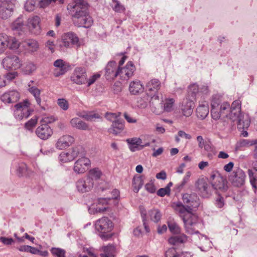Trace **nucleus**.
Masks as SVG:
<instances>
[{
	"instance_id": "f257e3e1",
	"label": "nucleus",
	"mask_w": 257,
	"mask_h": 257,
	"mask_svg": "<svg viewBox=\"0 0 257 257\" xmlns=\"http://www.w3.org/2000/svg\"><path fill=\"white\" fill-rule=\"evenodd\" d=\"M228 102H223L219 108H213L211 109L212 118L214 120L220 119L224 129L227 131H231L235 124L239 129L246 128L249 126L250 119L248 114L241 113V102L239 100L234 101L229 108Z\"/></svg>"
},
{
	"instance_id": "f03ea898",
	"label": "nucleus",
	"mask_w": 257,
	"mask_h": 257,
	"mask_svg": "<svg viewBox=\"0 0 257 257\" xmlns=\"http://www.w3.org/2000/svg\"><path fill=\"white\" fill-rule=\"evenodd\" d=\"M182 199L185 205L177 202L175 209L183 221L185 231L189 234L198 233L199 231L194 228L198 222V216L192 213V211L199 206V199L195 193H185L183 195Z\"/></svg>"
},
{
	"instance_id": "7ed1b4c3",
	"label": "nucleus",
	"mask_w": 257,
	"mask_h": 257,
	"mask_svg": "<svg viewBox=\"0 0 257 257\" xmlns=\"http://www.w3.org/2000/svg\"><path fill=\"white\" fill-rule=\"evenodd\" d=\"M87 8L86 0H73L72 4L68 5V10L74 12L72 14V19L75 26L86 28L91 27L93 20L89 16Z\"/></svg>"
},
{
	"instance_id": "20e7f679",
	"label": "nucleus",
	"mask_w": 257,
	"mask_h": 257,
	"mask_svg": "<svg viewBox=\"0 0 257 257\" xmlns=\"http://www.w3.org/2000/svg\"><path fill=\"white\" fill-rule=\"evenodd\" d=\"M96 229L100 232L99 236L103 240L110 239L112 234L110 232L113 228L112 221L107 217H103L97 220L95 224Z\"/></svg>"
},
{
	"instance_id": "39448f33",
	"label": "nucleus",
	"mask_w": 257,
	"mask_h": 257,
	"mask_svg": "<svg viewBox=\"0 0 257 257\" xmlns=\"http://www.w3.org/2000/svg\"><path fill=\"white\" fill-rule=\"evenodd\" d=\"M112 197L111 198H98L96 201L95 202L92 204L88 207V211L90 214H95L97 213H102L105 211L107 207H100V205L101 204H104L106 203L108 200H109L111 199H116L119 195V192L117 189H114L111 192Z\"/></svg>"
},
{
	"instance_id": "423d86ee",
	"label": "nucleus",
	"mask_w": 257,
	"mask_h": 257,
	"mask_svg": "<svg viewBox=\"0 0 257 257\" xmlns=\"http://www.w3.org/2000/svg\"><path fill=\"white\" fill-rule=\"evenodd\" d=\"M80 45L81 43L78 37L74 33L70 32L63 36L59 46L61 50L64 51L65 48H70L73 46L78 48Z\"/></svg>"
},
{
	"instance_id": "0eeeda50",
	"label": "nucleus",
	"mask_w": 257,
	"mask_h": 257,
	"mask_svg": "<svg viewBox=\"0 0 257 257\" xmlns=\"http://www.w3.org/2000/svg\"><path fill=\"white\" fill-rule=\"evenodd\" d=\"M30 104L29 101L26 100L15 105L16 110L14 114L16 118L21 120L27 118L30 115L33 110L29 107Z\"/></svg>"
},
{
	"instance_id": "6e6552de",
	"label": "nucleus",
	"mask_w": 257,
	"mask_h": 257,
	"mask_svg": "<svg viewBox=\"0 0 257 257\" xmlns=\"http://www.w3.org/2000/svg\"><path fill=\"white\" fill-rule=\"evenodd\" d=\"M70 80L77 85H83L87 82V72L84 68L77 67L73 71Z\"/></svg>"
},
{
	"instance_id": "1a4fd4ad",
	"label": "nucleus",
	"mask_w": 257,
	"mask_h": 257,
	"mask_svg": "<svg viewBox=\"0 0 257 257\" xmlns=\"http://www.w3.org/2000/svg\"><path fill=\"white\" fill-rule=\"evenodd\" d=\"M19 43L13 37H10L6 34H0V53L4 52L6 48L15 50L19 47Z\"/></svg>"
},
{
	"instance_id": "9d476101",
	"label": "nucleus",
	"mask_w": 257,
	"mask_h": 257,
	"mask_svg": "<svg viewBox=\"0 0 257 257\" xmlns=\"http://www.w3.org/2000/svg\"><path fill=\"white\" fill-rule=\"evenodd\" d=\"M245 174L239 168L234 170L229 177V180L234 186L239 187L243 185L245 182Z\"/></svg>"
},
{
	"instance_id": "9b49d317",
	"label": "nucleus",
	"mask_w": 257,
	"mask_h": 257,
	"mask_svg": "<svg viewBox=\"0 0 257 257\" xmlns=\"http://www.w3.org/2000/svg\"><path fill=\"white\" fill-rule=\"evenodd\" d=\"M94 182L89 177H83L76 182V187L78 192L84 193L89 192L93 188Z\"/></svg>"
},
{
	"instance_id": "f8f14e48",
	"label": "nucleus",
	"mask_w": 257,
	"mask_h": 257,
	"mask_svg": "<svg viewBox=\"0 0 257 257\" xmlns=\"http://www.w3.org/2000/svg\"><path fill=\"white\" fill-rule=\"evenodd\" d=\"M4 68L7 70H16L22 65L19 58L16 55H10L5 57L2 62Z\"/></svg>"
},
{
	"instance_id": "ddd939ff",
	"label": "nucleus",
	"mask_w": 257,
	"mask_h": 257,
	"mask_svg": "<svg viewBox=\"0 0 257 257\" xmlns=\"http://www.w3.org/2000/svg\"><path fill=\"white\" fill-rule=\"evenodd\" d=\"M135 69V66L133 62L129 61L125 67L123 68L118 67V76H119L122 80H128L133 75Z\"/></svg>"
},
{
	"instance_id": "4468645a",
	"label": "nucleus",
	"mask_w": 257,
	"mask_h": 257,
	"mask_svg": "<svg viewBox=\"0 0 257 257\" xmlns=\"http://www.w3.org/2000/svg\"><path fill=\"white\" fill-rule=\"evenodd\" d=\"M211 178L214 180L211 182L212 186L217 191L225 192L228 189L227 182L222 177L214 175L211 176Z\"/></svg>"
},
{
	"instance_id": "2eb2a0df",
	"label": "nucleus",
	"mask_w": 257,
	"mask_h": 257,
	"mask_svg": "<svg viewBox=\"0 0 257 257\" xmlns=\"http://www.w3.org/2000/svg\"><path fill=\"white\" fill-rule=\"evenodd\" d=\"M90 165V161L88 158L81 157L75 162L73 170L77 174H82L86 172Z\"/></svg>"
},
{
	"instance_id": "dca6fc26",
	"label": "nucleus",
	"mask_w": 257,
	"mask_h": 257,
	"mask_svg": "<svg viewBox=\"0 0 257 257\" xmlns=\"http://www.w3.org/2000/svg\"><path fill=\"white\" fill-rule=\"evenodd\" d=\"M118 65L115 61L108 62L105 68V76L107 80H113L118 76Z\"/></svg>"
},
{
	"instance_id": "f3484780",
	"label": "nucleus",
	"mask_w": 257,
	"mask_h": 257,
	"mask_svg": "<svg viewBox=\"0 0 257 257\" xmlns=\"http://www.w3.org/2000/svg\"><path fill=\"white\" fill-rule=\"evenodd\" d=\"M14 9V5L12 1L2 4L0 6V18L7 19L12 14Z\"/></svg>"
},
{
	"instance_id": "a211bd4d",
	"label": "nucleus",
	"mask_w": 257,
	"mask_h": 257,
	"mask_svg": "<svg viewBox=\"0 0 257 257\" xmlns=\"http://www.w3.org/2000/svg\"><path fill=\"white\" fill-rule=\"evenodd\" d=\"M36 134L40 139L46 140L52 136L53 131L47 124H42L36 130Z\"/></svg>"
},
{
	"instance_id": "6ab92c4d",
	"label": "nucleus",
	"mask_w": 257,
	"mask_h": 257,
	"mask_svg": "<svg viewBox=\"0 0 257 257\" xmlns=\"http://www.w3.org/2000/svg\"><path fill=\"white\" fill-rule=\"evenodd\" d=\"M19 93L16 90H11L5 92L1 96V100L5 103H15L20 99Z\"/></svg>"
},
{
	"instance_id": "aec40b11",
	"label": "nucleus",
	"mask_w": 257,
	"mask_h": 257,
	"mask_svg": "<svg viewBox=\"0 0 257 257\" xmlns=\"http://www.w3.org/2000/svg\"><path fill=\"white\" fill-rule=\"evenodd\" d=\"M40 22V19L37 16L32 17L28 19V26L31 32L36 35L41 33Z\"/></svg>"
},
{
	"instance_id": "412c9836",
	"label": "nucleus",
	"mask_w": 257,
	"mask_h": 257,
	"mask_svg": "<svg viewBox=\"0 0 257 257\" xmlns=\"http://www.w3.org/2000/svg\"><path fill=\"white\" fill-rule=\"evenodd\" d=\"M195 187L204 196L211 194L210 187L205 179H199L195 183Z\"/></svg>"
},
{
	"instance_id": "4be33fe9",
	"label": "nucleus",
	"mask_w": 257,
	"mask_h": 257,
	"mask_svg": "<svg viewBox=\"0 0 257 257\" xmlns=\"http://www.w3.org/2000/svg\"><path fill=\"white\" fill-rule=\"evenodd\" d=\"M194 101L193 100H191L189 98H186L183 100L181 109L184 116L186 117L190 116L192 113Z\"/></svg>"
},
{
	"instance_id": "5701e85b",
	"label": "nucleus",
	"mask_w": 257,
	"mask_h": 257,
	"mask_svg": "<svg viewBox=\"0 0 257 257\" xmlns=\"http://www.w3.org/2000/svg\"><path fill=\"white\" fill-rule=\"evenodd\" d=\"M74 141V138L71 136L64 135L58 139L56 147L58 149L63 150L70 146Z\"/></svg>"
},
{
	"instance_id": "b1692460",
	"label": "nucleus",
	"mask_w": 257,
	"mask_h": 257,
	"mask_svg": "<svg viewBox=\"0 0 257 257\" xmlns=\"http://www.w3.org/2000/svg\"><path fill=\"white\" fill-rule=\"evenodd\" d=\"M33 81H30L29 82L28 84V90L29 92L34 97L37 104L41 106L43 110H45V108L44 106H41V98L40 97L41 91L37 87L32 85V83H33Z\"/></svg>"
},
{
	"instance_id": "393cba45",
	"label": "nucleus",
	"mask_w": 257,
	"mask_h": 257,
	"mask_svg": "<svg viewBox=\"0 0 257 257\" xmlns=\"http://www.w3.org/2000/svg\"><path fill=\"white\" fill-rule=\"evenodd\" d=\"M54 66L59 68V70L55 69V70L54 74L56 77L63 75L67 71V69L65 65V62L62 59H58L56 60L54 62Z\"/></svg>"
},
{
	"instance_id": "a878e982",
	"label": "nucleus",
	"mask_w": 257,
	"mask_h": 257,
	"mask_svg": "<svg viewBox=\"0 0 257 257\" xmlns=\"http://www.w3.org/2000/svg\"><path fill=\"white\" fill-rule=\"evenodd\" d=\"M124 121L120 119H117L116 121L112 123L111 127L108 129L110 133L117 135L122 132L123 130L124 125Z\"/></svg>"
},
{
	"instance_id": "bb28decb",
	"label": "nucleus",
	"mask_w": 257,
	"mask_h": 257,
	"mask_svg": "<svg viewBox=\"0 0 257 257\" xmlns=\"http://www.w3.org/2000/svg\"><path fill=\"white\" fill-rule=\"evenodd\" d=\"M70 124L72 127L80 130H88L89 126L85 122L78 117H75L71 119Z\"/></svg>"
},
{
	"instance_id": "cd10ccee",
	"label": "nucleus",
	"mask_w": 257,
	"mask_h": 257,
	"mask_svg": "<svg viewBox=\"0 0 257 257\" xmlns=\"http://www.w3.org/2000/svg\"><path fill=\"white\" fill-rule=\"evenodd\" d=\"M129 90L131 94L136 95L143 92L144 87L141 82L137 80L130 83Z\"/></svg>"
},
{
	"instance_id": "c85d7f7f",
	"label": "nucleus",
	"mask_w": 257,
	"mask_h": 257,
	"mask_svg": "<svg viewBox=\"0 0 257 257\" xmlns=\"http://www.w3.org/2000/svg\"><path fill=\"white\" fill-rule=\"evenodd\" d=\"M209 108L207 103H205L199 105L196 108V114L201 119H204L208 114Z\"/></svg>"
},
{
	"instance_id": "c756f323",
	"label": "nucleus",
	"mask_w": 257,
	"mask_h": 257,
	"mask_svg": "<svg viewBox=\"0 0 257 257\" xmlns=\"http://www.w3.org/2000/svg\"><path fill=\"white\" fill-rule=\"evenodd\" d=\"M199 96V88L196 83L191 84L188 87V95L186 98H189L193 101L196 97Z\"/></svg>"
},
{
	"instance_id": "7c9ffc66",
	"label": "nucleus",
	"mask_w": 257,
	"mask_h": 257,
	"mask_svg": "<svg viewBox=\"0 0 257 257\" xmlns=\"http://www.w3.org/2000/svg\"><path fill=\"white\" fill-rule=\"evenodd\" d=\"M161 83L157 79H152L146 85V88L149 91H154L155 93L160 89Z\"/></svg>"
},
{
	"instance_id": "2f4dec72",
	"label": "nucleus",
	"mask_w": 257,
	"mask_h": 257,
	"mask_svg": "<svg viewBox=\"0 0 257 257\" xmlns=\"http://www.w3.org/2000/svg\"><path fill=\"white\" fill-rule=\"evenodd\" d=\"M21 66L22 72L26 75L31 74L36 69V65L32 62H26Z\"/></svg>"
},
{
	"instance_id": "473e14b6",
	"label": "nucleus",
	"mask_w": 257,
	"mask_h": 257,
	"mask_svg": "<svg viewBox=\"0 0 257 257\" xmlns=\"http://www.w3.org/2000/svg\"><path fill=\"white\" fill-rule=\"evenodd\" d=\"M127 142L129 145V148L132 152H135L138 150L139 147H141L142 141L140 138H132L127 139Z\"/></svg>"
},
{
	"instance_id": "72a5a7b5",
	"label": "nucleus",
	"mask_w": 257,
	"mask_h": 257,
	"mask_svg": "<svg viewBox=\"0 0 257 257\" xmlns=\"http://www.w3.org/2000/svg\"><path fill=\"white\" fill-rule=\"evenodd\" d=\"M73 160H74L77 157H84L85 155L84 149L81 146H77L73 148L72 150L69 151Z\"/></svg>"
},
{
	"instance_id": "f704fd0d",
	"label": "nucleus",
	"mask_w": 257,
	"mask_h": 257,
	"mask_svg": "<svg viewBox=\"0 0 257 257\" xmlns=\"http://www.w3.org/2000/svg\"><path fill=\"white\" fill-rule=\"evenodd\" d=\"M174 102L173 98L166 99L164 103H159V105L160 108H163L165 111L170 112L173 109Z\"/></svg>"
},
{
	"instance_id": "c9c22d12",
	"label": "nucleus",
	"mask_w": 257,
	"mask_h": 257,
	"mask_svg": "<svg viewBox=\"0 0 257 257\" xmlns=\"http://www.w3.org/2000/svg\"><path fill=\"white\" fill-rule=\"evenodd\" d=\"M17 173L20 176H30L33 172L28 169L25 163H22L19 164Z\"/></svg>"
},
{
	"instance_id": "e433bc0d",
	"label": "nucleus",
	"mask_w": 257,
	"mask_h": 257,
	"mask_svg": "<svg viewBox=\"0 0 257 257\" xmlns=\"http://www.w3.org/2000/svg\"><path fill=\"white\" fill-rule=\"evenodd\" d=\"M148 214L150 219L155 223L158 222L162 217V213L158 209L154 208L150 210L148 212Z\"/></svg>"
},
{
	"instance_id": "4c0bfd02",
	"label": "nucleus",
	"mask_w": 257,
	"mask_h": 257,
	"mask_svg": "<svg viewBox=\"0 0 257 257\" xmlns=\"http://www.w3.org/2000/svg\"><path fill=\"white\" fill-rule=\"evenodd\" d=\"M187 240V236L184 233L178 235L172 236L169 238L168 241L170 244L175 245L180 243H183Z\"/></svg>"
},
{
	"instance_id": "58836bf2",
	"label": "nucleus",
	"mask_w": 257,
	"mask_h": 257,
	"mask_svg": "<svg viewBox=\"0 0 257 257\" xmlns=\"http://www.w3.org/2000/svg\"><path fill=\"white\" fill-rule=\"evenodd\" d=\"M25 46L31 52L37 51L39 46L38 42L33 39L27 40L25 42Z\"/></svg>"
},
{
	"instance_id": "ea45409f",
	"label": "nucleus",
	"mask_w": 257,
	"mask_h": 257,
	"mask_svg": "<svg viewBox=\"0 0 257 257\" xmlns=\"http://www.w3.org/2000/svg\"><path fill=\"white\" fill-rule=\"evenodd\" d=\"M248 175L249 178V181L252 188L254 189V192H255L257 190L256 182H257V172L254 174L252 169H248Z\"/></svg>"
},
{
	"instance_id": "a19ab883",
	"label": "nucleus",
	"mask_w": 257,
	"mask_h": 257,
	"mask_svg": "<svg viewBox=\"0 0 257 257\" xmlns=\"http://www.w3.org/2000/svg\"><path fill=\"white\" fill-rule=\"evenodd\" d=\"M143 184L144 182L142 177H135L133 180L134 191L136 193L138 192L143 186Z\"/></svg>"
},
{
	"instance_id": "79ce46f5",
	"label": "nucleus",
	"mask_w": 257,
	"mask_h": 257,
	"mask_svg": "<svg viewBox=\"0 0 257 257\" xmlns=\"http://www.w3.org/2000/svg\"><path fill=\"white\" fill-rule=\"evenodd\" d=\"M24 28V21L22 17H19L11 25V28L13 31H22Z\"/></svg>"
},
{
	"instance_id": "37998d69",
	"label": "nucleus",
	"mask_w": 257,
	"mask_h": 257,
	"mask_svg": "<svg viewBox=\"0 0 257 257\" xmlns=\"http://www.w3.org/2000/svg\"><path fill=\"white\" fill-rule=\"evenodd\" d=\"M102 175V172L98 168H95L91 169L88 173L87 177L90 178L93 181V180H98Z\"/></svg>"
},
{
	"instance_id": "c03bdc74",
	"label": "nucleus",
	"mask_w": 257,
	"mask_h": 257,
	"mask_svg": "<svg viewBox=\"0 0 257 257\" xmlns=\"http://www.w3.org/2000/svg\"><path fill=\"white\" fill-rule=\"evenodd\" d=\"M168 226L169 230L172 233L178 234L181 233V228L176 222L169 221L168 223Z\"/></svg>"
},
{
	"instance_id": "a18cd8bd",
	"label": "nucleus",
	"mask_w": 257,
	"mask_h": 257,
	"mask_svg": "<svg viewBox=\"0 0 257 257\" xmlns=\"http://www.w3.org/2000/svg\"><path fill=\"white\" fill-rule=\"evenodd\" d=\"M221 97L219 95H214L212 96L211 105V108H219L221 103Z\"/></svg>"
},
{
	"instance_id": "49530a36",
	"label": "nucleus",
	"mask_w": 257,
	"mask_h": 257,
	"mask_svg": "<svg viewBox=\"0 0 257 257\" xmlns=\"http://www.w3.org/2000/svg\"><path fill=\"white\" fill-rule=\"evenodd\" d=\"M114 247L112 245L106 246L103 247V253H101V257H112Z\"/></svg>"
},
{
	"instance_id": "de8ad7c7",
	"label": "nucleus",
	"mask_w": 257,
	"mask_h": 257,
	"mask_svg": "<svg viewBox=\"0 0 257 257\" xmlns=\"http://www.w3.org/2000/svg\"><path fill=\"white\" fill-rule=\"evenodd\" d=\"M59 158L60 161L63 163H66L73 160L70 151L68 152H62L60 154Z\"/></svg>"
},
{
	"instance_id": "09e8293b",
	"label": "nucleus",
	"mask_w": 257,
	"mask_h": 257,
	"mask_svg": "<svg viewBox=\"0 0 257 257\" xmlns=\"http://www.w3.org/2000/svg\"><path fill=\"white\" fill-rule=\"evenodd\" d=\"M36 4V0H27L24 6L25 9L27 12H32L35 10Z\"/></svg>"
},
{
	"instance_id": "8fccbe9b",
	"label": "nucleus",
	"mask_w": 257,
	"mask_h": 257,
	"mask_svg": "<svg viewBox=\"0 0 257 257\" xmlns=\"http://www.w3.org/2000/svg\"><path fill=\"white\" fill-rule=\"evenodd\" d=\"M183 252H177L175 248H169L165 252V257H182Z\"/></svg>"
},
{
	"instance_id": "3c124183",
	"label": "nucleus",
	"mask_w": 257,
	"mask_h": 257,
	"mask_svg": "<svg viewBox=\"0 0 257 257\" xmlns=\"http://www.w3.org/2000/svg\"><path fill=\"white\" fill-rule=\"evenodd\" d=\"M52 254L56 257H66V251L58 247H52L51 249Z\"/></svg>"
},
{
	"instance_id": "603ef678",
	"label": "nucleus",
	"mask_w": 257,
	"mask_h": 257,
	"mask_svg": "<svg viewBox=\"0 0 257 257\" xmlns=\"http://www.w3.org/2000/svg\"><path fill=\"white\" fill-rule=\"evenodd\" d=\"M159 96L158 93H155L153 96L151 97V99L150 100L151 105L152 106H154L155 108H160V106L159 105V103H162L164 102L162 100H160Z\"/></svg>"
},
{
	"instance_id": "864d4df0",
	"label": "nucleus",
	"mask_w": 257,
	"mask_h": 257,
	"mask_svg": "<svg viewBox=\"0 0 257 257\" xmlns=\"http://www.w3.org/2000/svg\"><path fill=\"white\" fill-rule=\"evenodd\" d=\"M120 115V112L112 113L107 112L105 113V117L108 120H109L113 123V122H115L117 120V119H118L117 118L119 117Z\"/></svg>"
},
{
	"instance_id": "5fc2aeb1",
	"label": "nucleus",
	"mask_w": 257,
	"mask_h": 257,
	"mask_svg": "<svg viewBox=\"0 0 257 257\" xmlns=\"http://www.w3.org/2000/svg\"><path fill=\"white\" fill-rule=\"evenodd\" d=\"M111 6L112 9L117 12H121L124 10L123 6L117 0H112Z\"/></svg>"
},
{
	"instance_id": "6e6d98bb",
	"label": "nucleus",
	"mask_w": 257,
	"mask_h": 257,
	"mask_svg": "<svg viewBox=\"0 0 257 257\" xmlns=\"http://www.w3.org/2000/svg\"><path fill=\"white\" fill-rule=\"evenodd\" d=\"M58 104L59 107L64 110H66L68 109L69 103L64 98H59L58 99Z\"/></svg>"
},
{
	"instance_id": "4d7b16f0",
	"label": "nucleus",
	"mask_w": 257,
	"mask_h": 257,
	"mask_svg": "<svg viewBox=\"0 0 257 257\" xmlns=\"http://www.w3.org/2000/svg\"><path fill=\"white\" fill-rule=\"evenodd\" d=\"M38 121V117L36 116H34L30 120L25 123V127L30 130L35 126Z\"/></svg>"
},
{
	"instance_id": "13d9d810",
	"label": "nucleus",
	"mask_w": 257,
	"mask_h": 257,
	"mask_svg": "<svg viewBox=\"0 0 257 257\" xmlns=\"http://www.w3.org/2000/svg\"><path fill=\"white\" fill-rule=\"evenodd\" d=\"M191 172L189 171L186 173L182 182L178 185V189H182L183 187V186L188 182L189 178L191 176Z\"/></svg>"
},
{
	"instance_id": "bf43d9fd",
	"label": "nucleus",
	"mask_w": 257,
	"mask_h": 257,
	"mask_svg": "<svg viewBox=\"0 0 257 257\" xmlns=\"http://www.w3.org/2000/svg\"><path fill=\"white\" fill-rule=\"evenodd\" d=\"M141 217L143 219V225L144 226L145 229L147 232H149L150 231L149 227L146 222V211L145 210L142 209L141 210Z\"/></svg>"
},
{
	"instance_id": "052dcab7",
	"label": "nucleus",
	"mask_w": 257,
	"mask_h": 257,
	"mask_svg": "<svg viewBox=\"0 0 257 257\" xmlns=\"http://www.w3.org/2000/svg\"><path fill=\"white\" fill-rule=\"evenodd\" d=\"M100 77V75L99 74H95L91 76L89 79L87 78V86H90L93 84L96 80Z\"/></svg>"
},
{
	"instance_id": "680f3d73",
	"label": "nucleus",
	"mask_w": 257,
	"mask_h": 257,
	"mask_svg": "<svg viewBox=\"0 0 257 257\" xmlns=\"http://www.w3.org/2000/svg\"><path fill=\"white\" fill-rule=\"evenodd\" d=\"M0 241L4 244L9 245L13 244L15 240L12 238H9L4 236L0 237Z\"/></svg>"
},
{
	"instance_id": "e2e57ef3",
	"label": "nucleus",
	"mask_w": 257,
	"mask_h": 257,
	"mask_svg": "<svg viewBox=\"0 0 257 257\" xmlns=\"http://www.w3.org/2000/svg\"><path fill=\"white\" fill-rule=\"evenodd\" d=\"M170 189H168V187L162 188L159 189L157 194L161 197H163L166 195H169L170 193Z\"/></svg>"
},
{
	"instance_id": "0e129e2a",
	"label": "nucleus",
	"mask_w": 257,
	"mask_h": 257,
	"mask_svg": "<svg viewBox=\"0 0 257 257\" xmlns=\"http://www.w3.org/2000/svg\"><path fill=\"white\" fill-rule=\"evenodd\" d=\"M82 117L88 121H92L94 118H99L100 116L97 113H87L86 114L83 115Z\"/></svg>"
},
{
	"instance_id": "69168bd1",
	"label": "nucleus",
	"mask_w": 257,
	"mask_h": 257,
	"mask_svg": "<svg viewBox=\"0 0 257 257\" xmlns=\"http://www.w3.org/2000/svg\"><path fill=\"white\" fill-rule=\"evenodd\" d=\"M56 120V119L55 117L53 116H45L42 119L41 122L42 124H46L48 125V123H52Z\"/></svg>"
},
{
	"instance_id": "338daca9",
	"label": "nucleus",
	"mask_w": 257,
	"mask_h": 257,
	"mask_svg": "<svg viewBox=\"0 0 257 257\" xmlns=\"http://www.w3.org/2000/svg\"><path fill=\"white\" fill-rule=\"evenodd\" d=\"M57 0H41L39 2V6L40 8H44L50 4H54Z\"/></svg>"
},
{
	"instance_id": "774afa93",
	"label": "nucleus",
	"mask_w": 257,
	"mask_h": 257,
	"mask_svg": "<svg viewBox=\"0 0 257 257\" xmlns=\"http://www.w3.org/2000/svg\"><path fill=\"white\" fill-rule=\"evenodd\" d=\"M209 92L208 87L206 85H202L199 88V96L207 95Z\"/></svg>"
}]
</instances>
